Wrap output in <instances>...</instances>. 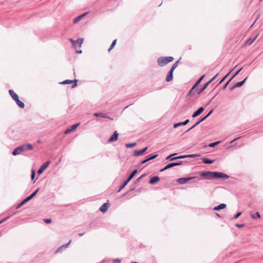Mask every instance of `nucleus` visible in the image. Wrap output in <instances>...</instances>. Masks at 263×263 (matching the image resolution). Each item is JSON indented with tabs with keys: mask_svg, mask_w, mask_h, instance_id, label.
<instances>
[{
	"mask_svg": "<svg viewBox=\"0 0 263 263\" xmlns=\"http://www.w3.org/2000/svg\"><path fill=\"white\" fill-rule=\"evenodd\" d=\"M33 146L29 143L22 145L15 148L12 152L13 156H16L20 154L23 152H26L33 149Z\"/></svg>",
	"mask_w": 263,
	"mask_h": 263,
	"instance_id": "nucleus-1",
	"label": "nucleus"
},
{
	"mask_svg": "<svg viewBox=\"0 0 263 263\" xmlns=\"http://www.w3.org/2000/svg\"><path fill=\"white\" fill-rule=\"evenodd\" d=\"M173 60L174 58L172 57H160L158 58L157 62L159 66L163 67Z\"/></svg>",
	"mask_w": 263,
	"mask_h": 263,
	"instance_id": "nucleus-2",
	"label": "nucleus"
},
{
	"mask_svg": "<svg viewBox=\"0 0 263 263\" xmlns=\"http://www.w3.org/2000/svg\"><path fill=\"white\" fill-rule=\"evenodd\" d=\"M209 174H210L212 175V176L211 178L212 179L216 178V179H228L229 178V176L228 175L224 174L221 172H212V173H209Z\"/></svg>",
	"mask_w": 263,
	"mask_h": 263,
	"instance_id": "nucleus-3",
	"label": "nucleus"
},
{
	"mask_svg": "<svg viewBox=\"0 0 263 263\" xmlns=\"http://www.w3.org/2000/svg\"><path fill=\"white\" fill-rule=\"evenodd\" d=\"M137 170H134L132 173L128 176V178L124 181L122 185H120L118 192H120L124 187L127 185V184L129 182V181L133 179V178L135 176V175L137 173Z\"/></svg>",
	"mask_w": 263,
	"mask_h": 263,
	"instance_id": "nucleus-4",
	"label": "nucleus"
},
{
	"mask_svg": "<svg viewBox=\"0 0 263 263\" xmlns=\"http://www.w3.org/2000/svg\"><path fill=\"white\" fill-rule=\"evenodd\" d=\"M183 162H184L182 161H179L178 162L169 163V164H167L164 167L162 168L160 170V172H163V171H164L167 169H169L170 168H172L173 167L180 165L182 164Z\"/></svg>",
	"mask_w": 263,
	"mask_h": 263,
	"instance_id": "nucleus-5",
	"label": "nucleus"
},
{
	"mask_svg": "<svg viewBox=\"0 0 263 263\" xmlns=\"http://www.w3.org/2000/svg\"><path fill=\"white\" fill-rule=\"evenodd\" d=\"M69 40L72 44V46L74 48H77L78 47H81L83 42V38H79L77 41H74L71 39H70Z\"/></svg>",
	"mask_w": 263,
	"mask_h": 263,
	"instance_id": "nucleus-6",
	"label": "nucleus"
},
{
	"mask_svg": "<svg viewBox=\"0 0 263 263\" xmlns=\"http://www.w3.org/2000/svg\"><path fill=\"white\" fill-rule=\"evenodd\" d=\"M176 153H174V154H171L169 156H168L166 158V160H169L170 161H174V160H177V159H184V158H187V156L186 155H180L179 156H177V157H175V158H171V157L172 156H174L175 155H176Z\"/></svg>",
	"mask_w": 263,
	"mask_h": 263,
	"instance_id": "nucleus-7",
	"label": "nucleus"
},
{
	"mask_svg": "<svg viewBox=\"0 0 263 263\" xmlns=\"http://www.w3.org/2000/svg\"><path fill=\"white\" fill-rule=\"evenodd\" d=\"M77 81L78 80L75 79L74 80H66L60 83L61 84H72L71 88H75L77 86Z\"/></svg>",
	"mask_w": 263,
	"mask_h": 263,
	"instance_id": "nucleus-8",
	"label": "nucleus"
},
{
	"mask_svg": "<svg viewBox=\"0 0 263 263\" xmlns=\"http://www.w3.org/2000/svg\"><path fill=\"white\" fill-rule=\"evenodd\" d=\"M50 163V161H47L44 164H43L37 171V174L39 175H41L43 173V172L48 167Z\"/></svg>",
	"mask_w": 263,
	"mask_h": 263,
	"instance_id": "nucleus-9",
	"label": "nucleus"
},
{
	"mask_svg": "<svg viewBox=\"0 0 263 263\" xmlns=\"http://www.w3.org/2000/svg\"><path fill=\"white\" fill-rule=\"evenodd\" d=\"M79 125V123L72 125V126H70V128H68L65 130V131L64 132V134H68L71 133V132L75 130Z\"/></svg>",
	"mask_w": 263,
	"mask_h": 263,
	"instance_id": "nucleus-10",
	"label": "nucleus"
},
{
	"mask_svg": "<svg viewBox=\"0 0 263 263\" xmlns=\"http://www.w3.org/2000/svg\"><path fill=\"white\" fill-rule=\"evenodd\" d=\"M196 178V177H185V178H180L177 179V182L180 184H184L186 183L187 181L192 180Z\"/></svg>",
	"mask_w": 263,
	"mask_h": 263,
	"instance_id": "nucleus-11",
	"label": "nucleus"
},
{
	"mask_svg": "<svg viewBox=\"0 0 263 263\" xmlns=\"http://www.w3.org/2000/svg\"><path fill=\"white\" fill-rule=\"evenodd\" d=\"M119 134L117 131H115L112 135L108 139V142H111L113 141H115L118 140Z\"/></svg>",
	"mask_w": 263,
	"mask_h": 263,
	"instance_id": "nucleus-12",
	"label": "nucleus"
},
{
	"mask_svg": "<svg viewBox=\"0 0 263 263\" xmlns=\"http://www.w3.org/2000/svg\"><path fill=\"white\" fill-rule=\"evenodd\" d=\"M158 155L156 154V155H149V156H147L146 157V158L143 160H142L141 162V164H144L147 162H148V161H150L151 160H153L156 158H157L158 157Z\"/></svg>",
	"mask_w": 263,
	"mask_h": 263,
	"instance_id": "nucleus-13",
	"label": "nucleus"
},
{
	"mask_svg": "<svg viewBox=\"0 0 263 263\" xmlns=\"http://www.w3.org/2000/svg\"><path fill=\"white\" fill-rule=\"evenodd\" d=\"M204 108L203 107H199L196 111H195L192 117L195 118L199 115H200L203 111H204Z\"/></svg>",
	"mask_w": 263,
	"mask_h": 263,
	"instance_id": "nucleus-14",
	"label": "nucleus"
},
{
	"mask_svg": "<svg viewBox=\"0 0 263 263\" xmlns=\"http://www.w3.org/2000/svg\"><path fill=\"white\" fill-rule=\"evenodd\" d=\"M87 14H88V12H86L84 13H83L81 15H79L78 16L76 17L73 21V23L74 24H76L78 23L83 17L86 16Z\"/></svg>",
	"mask_w": 263,
	"mask_h": 263,
	"instance_id": "nucleus-15",
	"label": "nucleus"
},
{
	"mask_svg": "<svg viewBox=\"0 0 263 263\" xmlns=\"http://www.w3.org/2000/svg\"><path fill=\"white\" fill-rule=\"evenodd\" d=\"M93 115L95 117H101L103 118L111 119L109 117H108L105 114L103 113V112H95L93 114Z\"/></svg>",
	"mask_w": 263,
	"mask_h": 263,
	"instance_id": "nucleus-16",
	"label": "nucleus"
},
{
	"mask_svg": "<svg viewBox=\"0 0 263 263\" xmlns=\"http://www.w3.org/2000/svg\"><path fill=\"white\" fill-rule=\"evenodd\" d=\"M71 241L70 240L68 243L63 245L61 246H60V247H59L55 251V253L57 254V253L60 252L63 249L67 248L69 246L70 243H71Z\"/></svg>",
	"mask_w": 263,
	"mask_h": 263,
	"instance_id": "nucleus-17",
	"label": "nucleus"
},
{
	"mask_svg": "<svg viewBox=\"0 0 263 263\" xmlns=\"http://www.w3.org/2000/svg\"><path fill=\"white\" fill-rule=\"evenodd\" d=\"M209 173H212L211 171H205L203 172L200 174V176L202 177H204L206 179H212V178L211 177L212 176V175L210 174H209Z\"/></svg>",
	"mask_w": 263,
	"mask_h": 263,
	"instance_id": "nucleus-18",
	"label": "nucleus"
},
{
	"mask_svg": "<svg viewBox=\"0 0 263 263\" xmlns=\"http://www.w3.org/2000/svg\"><path fill=\"white\" fill-rule=\"evenodd\" d=\"M173 78V71L170 70L168 72L167 74L166 77V81L167 82H171Z\"/></svg>",
	"mask_w": 263,
	"mask_h": 263,
	"instance_id": "nucleus-19",
	"label": "nucleus"
},
{
	"mask_svg": "<svg viewBox=\"0 0 263 263\" xmlns=\"http://www.w3.org/2000/svg\"><path fill=\"white\" fill-rule=\"evenodd\" d=\"M189 122H190L189 119H186V120H185L183 122H179V123H177L174 124L173 126H174V128H177V127H178L179 126L185 125L187 124H188L189 123Z\"/></svg>",
	"mask_w": 263,
	"mask_h": 263,
	"instance_id": "nucleus-20",
	"label": "nucleus"
},
{
	"mask_svg": "<svg viewBox=\"0 0 263 263\" xmlns=\"http://www.w3.org/2000/svg\"><path fill=\"white\" fill-rule=\"evenodd\" d=\"M160 178L159 177L155 176L150 179V180H149V183L151 184H154L155 183L158 182Z\"/></svg>",
	"mask_w": 263,
	"mask_h": 263,
	"instance_id": "nucleus-21",
	"label": "nucleus"
},
{
	"mask_svg": "<svg viewBox=\"0 0 263 263\" xmlns=\"http://www.w3.org/2000/svg\"><path fill=\"white\" fill-rule=\"evenodd\" d=\"M210 84V81H208V82H206V83H205L203 87L199 89H197V94L198 95H199L202 92H203L205 89L206 88L208 87V86Z\"/></svg>",
	"mask_w": 263,
	"mask_h": 263,
	"instance_id": "nucleus-22",
	"label": "nucleus"
},
{
	"mask_svg": "<svg viewBox=\"0 0 263 263\" xmlns=\"http://www.w3.org/2000/svg\"><path fill=\"white\" fill-rule=\"evenodd\" d=\"M108 208V205L107 203H104L100 208L99 210L103 213H105Z\"/></svg>",
	"mask_w": 263,
	"mask_h": 263,
	"instance_id": "nucleus-23",
	"label": "nucleus"
},
{
	"mask_svg": "<svg viewBox=\"0 0 263 263\" xmlns=\"http://www.w3.org/2000/svg\"><path fill=\"white\" fill-rule=\"evenodd\" d=\"M226 206H227V205L226 204H224V203H221V204H219L218 205L215 206L213 208V210H214V211H219V210H220L221 209H225L226 208Z\"/></svg>",
	"mask_w": 263,
	"mask_h": 263,
	"instance_id": "nucleus-24",
	"label": "nucleus"
},
{
	"mask_svg": "<svg viewBox=\"0 0 263 263\" xmlns=\"http://www.w3.org/2000/svg\"><path fill=\"white\" fill-rule=\"evenodd\" d=\"M15 101L16 104L18 105V107H20L21 108H24L25 107L24 103L19 100L18 97L14 100Z\"/></svg>",
	"mask_w": 263,
	"mask_h": 263,
	"instance_id": "nucleus-25",
	"label": "nucleus"
},
{
	"mask_svg": "<svg viewBox=\"0 0 263 263\" xmlns=\"http://www.w3.org/2000/svg\"><path fill=\"white\" fill-rule=\"evenodd\" d=\"M204 121V118H201L199 121H198L197 122H196V123L193 125L191 127H190V128H189L187 130L185 131V133H187L188 132H189L190 130L193 129L194 128H195L196 126H197L199 123H200L201 122L203 121Z\"/></svg>",
	"mask_w": 263,
	"mask_h": 263,
	"instance_id": "nucleus-26",
	"label": "nucleus"
},
{
	"mask_svg": "<svg viewBox=\"0 0 263 263\" xmlns=\"http://www.w3.org/2000/svg\"><path fill=\"white\" fill-rule=\"evenodd\" d=\"M204 77V74L201 76L200 78L198 79V80L195 83V84L192 87V89H194L199 84V83L201 82V81L203 80Z\"/></svg>",
	"mask_w": 263,
	"mask_h": 263,
	"instance_id": "nucleus-27",
	"label": "nucleus"
},
{
	"mask_svg": "<svg viewBox=\"0 0 263 263\" xmlns=\"http://www.w3.org/2000/svg\"><path fill=\"white\" fill-rule=\"evenodd\" d=\"M247 79V77H246L243 81L236 83L234 85V87L237 88V87H240L242 86L243 85V84L245 83V82H246Z\"/></svg>",
	"mask_w": 263,
	"mask_h": 263,
	"instance_id": "nucleus-28",
	"label": "nucleus"
},
{
	"mask_svg": "<svg viewBox=\"0 0 263 263\" xmlns=\"http://www.w3.org/2000/svg\"><path fill=\"white\" fill-rule=\"evenodd\" d=\"M9 93L13 100H14L18 97V95L16 93H15V92L13 90L10 89L9 90Z\"/></svg>",
	"mask_w": 263,
	"mask_h": 263,
	"instance_id": "nucleus-29",
	"label": "nucleus"
},
{
	"mask_svg": "<svg viewBox=\"0 0 263 263\" xmlns=\"http://www.w3.org/2000/svg\"><path fill=\"white\" fill-rule=\"evenodd\" d=\"M202 160L204 164H212L214 162V160H210L207 158H202Z\"/></svg>",
	"mask_w": 263,
	"mask_h": 263,
	"instance_id": "nucleus-30",
	"label": "nucleus"
},
{
	"mask_svg": "<svg viewBox=\"0 0 263 263\" xmlns=\"http://www.w3.org/2000/svg\"><path fill=\"white\" fill-rule=\"evenodd\" d=\"M142 151L141 150H135L134 152L133 156H139L142 155L143 153L142 152Z\"/></svg>",
	"mask_w": 263,
	"mask_h": 263,
	"instance_id": "nucleus-31",
	"label": "nucleus"
},
{
	"mask_svg": "<svg viewBox=\"0 0 263 263\" xmlns=\"http://www.w3.org/2000/svg\"><path fill=\"white\" fill-rule=\"evenodd\" d=\"M251 217L253 219L259 218L260 217V215L259 212H256L255 214H251Z\"/></svg>",
	"mask_w": 263,
	"mask_h": 263,
	"instance_id": "nucleus-32",
	"label": "nucleus"
},
{
	"mask_svg": "<svg viewBox=\"0 0 263 263\" xmlns=\"http://www.w3.org/2000/svg\"><path fill=\"white\" fill-rule=\"evenodd\" d=\"M179 62V60L176 61L172 66L170 70L174 71V70L177 68L178 66V63Z\"/></svg>",
	"mask_w": 263,
	"mask_h": 263,
	"instance_id": "nucleus-33",
	"label": "nucleus"
},
{
	"mask_svg": "<svg viewBox=\"0 0 263 263\" xmlns=\"http://www.w3.org/2000/svg\"><path fill=\"white\" fill-rule=\"evenodd\" d=\"M116 42H117L116 39L113 41V42H112L111 45L110 46V47L108 50V52H110L111 51V50L114 48V47H115V46L116 44Z\"/></svg>",
	"mask_w": 263,
	"mask_h": 263,
	"instance_id": "nucleus-34",
	"label": "nucleus"
},
{
	"mask_svg": "<svg viewBox=\"0 0 263 263\" xmlns=\"http://www.w3.org/2000/svg\"><path fill=\"white\" fill-rule=\"evenodd\" d=\"M136 144H137L136 143H126V144H125V146L127 148H131V147H134L135 146H136Z\"/></svg>",
	"mask_w": 263,
	"mask_h": 263,
	"instance_id": "nucleus-35",
	"label": "nucleus"
},
{
	"mask_svg": "<svg viewBox=\"0 0 263 263\" xmlns=\"http://www.w3.org/2000/svg\"><path fill=\"white\" fill-rule=\"evenodd\" d=\"M220 143V141H216L215 142L211 143L210 144H209V146L211 147H214L215 146L217 145Z\"/></svg>",
	"mask_w": 263,
	"mask_h": 263,
	"instance_id": "nucleus-36",
	"label": "nucleus"
},
{
	"mask_svg": "<svg viewBox=\"0 0 263 263\" xmlns=\"http://www.w3.org/2000/svg\"><path fill=\"white\" fill-rule=\"evenodd\" d=\"M257 37V35H256L253 39H250L248 40L246 42V44H248L249 45H251L255 41V40L256 39Z\"/></svg>",
	"mask_w": 263,
	"mask_h": 263,
	"instance_id": "nucleus-37",
	"label": "nucleus"
},
{
	"mask_svg": "<svg viewBox=\"0 0 263 263\" xmlns=\"http://www.w3.org/2000/svg\"><path fill=\"white\" fill-rule=\"evenodd\" d=\"M242 67H241L239 69H238L237 71H236L235 73L232 76V78H231V80H232L234 77H235L239 72L242 69Z\"/></svg>",
	"mask_w": 263,
	"mask_h": 263,
	"instance_id": "nucleus-38",
	"label": "nucleus"
},
{
	"mask_svg": "<svg viewBox=\"0 0 263 263\" xmlns=\"http://www.w3.org/2000/svg\"><path fill=\"white\" fill-rule=\"evenodd\" d=\"M187 158H195L200 156L199 154H190L186 155Z\"/></svg>",
	"mask_w": 263,
	"mask_h": 263,
	"instance_id": "nucleus-39",
	"label": "nucleus"
},
{
	"mask_svg": "<svg viewBox=\"0 0 263 263\" xmlns=\"http://www.w3.org/2000/svg\"><path fill=\"white\" fill-rule=\"evenodd\" d=\"M231 72V71L230 72H229L228 73H227L219 82L218 84H220L221 83H222L224 80L225 79L227 78V77L229 76V74L230 73V72Z\"/></svg>",
	"mask_w": 263,
	"mask_h": 263,
	"instance_id": "nucleus-40",
	"label": "nucleus"
},
{
	"mask_svg": "<svg viewBox=\"0 0 263 263\" xmlns=\"http://www.w3.org/2000/svg\"><path fill=\"white\" fill-rule=\"evenodd\" d=\"M213 111V109H211L205 116L203 117L202 118H204V120H205L208 117H209L212 114Z\"/></svg>",
	"mask_w": 263,
	"mask_h": 263,
	"instance_id": "nucleus-41",
	"label": "nucleus"
},
{
	"mask_svg": "<svg viewBox=\"0 0 263 263\" xmlns=\"http://www.w3.org/2000/svg\"><path fill=\"white\" fill-rule=\"evenodd\" d=\"M35 172L33 170H32L31 171V180H33L35 177Z\"/></svg>",
	"mask_w": 263,
	"mask_h": 263,
	"instance_id": "nucleus-42",
	"label": "nucleus"
},
{
	"mask_svg": "<svg viewBox=\"0 0 263 263\" xmlns=\"http://www.w3.org/2000/svg\"><path fill=\"white\" fill-rule=\"evenodd\" d=\"M26 203V202H24V200H23L19 204L16 206V209H18L22 206H23L24 204Z\"/></svg>",
	"mask_w": 263,
	"mask_h": 263,
	"instance_id": "nucleus-43",
	"label": "nucleus"
},
{
	"mask_svg": "<svg viewBox=\"0 0 263 263\" xmlns=\"http://www.w3.org/2000/svg\"><path fill=\"white\" fill-rule=\"evenodd\" d=\"M39 190V189H36L35 191H34V192H33V193L30 195V196H31L32 198H33V197H34L36 195V194H37V193L38 192Z\"/></svg>",
	"mask_w": 263,
	"mask_h": 263,
	"instance_id": "nucleus-44",
	"label": "nucleus"
},
{
	"mask_svg": "<svg viewBox=\"0 0 263 263\" xmlns=\"http://www.w3.org/2000/svg\"><path fill=\"white\" fill-rule=\"evenodd\" d=\"M32 198H33L30 195V196H28L27 197H26L25 199H24V202H26V203L27 202L29 201Z\"/></svg>",
	"mask_w": 263,
	"mask_h": 263,
	"instance_id": "nucleus-45",
	"label": "nucleus"
},
{
	"mask_svg": "<svg viewBox=\"0 0 263 263\" xmlns=\"http://www.w3.org/2000/svg\"><path fill=\"white\" fill-rule=\"evenodd\" d=\"M121 260L120 259H113V263H121Z\"/></svg>",
	"mask_w": 263,
	"mask_h": 263,
	"instance_id": "nucleus-46",
	"label": "nucleus"
},
{
	"mask_svg": "<svg viewBox=\"0 0 263 263\" xmlns=\"http://www.w3.org/2000/svg\"><path fill=\"white\" fill-rule=\"evenodd\" d=\"M44 221L46 223H50L52 221L51 219H45L44 220Z\"/></svg>",
	"mask_w": 263,
	"mask_h": 263,
	"instance_id": "nucleus-47",
	"label": "nucleus"
},
{
	"mask_svg": "<svg viewBox=\"0 0 263 263\" xmlns=\"http://www.w3.org/2000/svg\"><path fill=\"white\" fill-rule=\"evenodd\" d=\"M235 226L238 228H242L244 227V224H238V223H236L235 224Z\"/></svg>",
	"mask_w": 263,
	"mask_h": 263,
	"instance_id": "nucleus-48",
	"label": "nucleus"
},
{
	"mask_svg": "<svg viewBox=\"0 0 263 263\" xmlns=\"http://www.w3.org/2000/svg\"><path fill=\"white\" fill-rule=\"evenodd\" d=\"M241 214V212H238L237 213L234 217V219H237L238 218L239 216H240Z\"/></svg>",
	"mask_w": 263,
	"mask_h": 263,
	"instance_id": "nucleus-49",
	"label": "nucleus"
},
{
	"mask_svg": "<svg viewBox=\"0 0 263 263\" xmlns=\"http://www.w3.org/2000/svg\"><path fill=\"white\" fill-rule=\"evenodd\" d=\"M231 79L226 83V84L223 86V89H224L227 87L228 85L230 83V82L231 81Z\"/></svg>",
	"mask_w": 263,
	"mask_h": 263,
	"instance_id": "nucleus-50",
	"label": "nucleus"
},
{
	"mask_svg": "<svg viewBox=\"0 0 263 263\" xmlns=\"http://www.w3.org/2000/svg\"><path fill=\"white\" fill-rule=\"evenodd\" d=\"M219 73H217L213 78H212L209 81H210V83L217 78V77L218 76Z\"/></svg>",
	"mask_w": 263,
	"mask_h": 263,
	"instance_id": "nucleus-51",
	"label": "nucleus"
},
{
	"mask_svg": "<svg viewBox=\"0 0 263 263\" xmlns=\"http://www.w3.org/2000/svg\"><path fill=\"white\" fill-rule=\"evenodd\" d=\"M10 217V216H9L8 217L5 218L4 219H3L1 221H0V223H3V222L6 221V220L8 219Z\"/></svg>",
	"mask_w": 263,
	"mask_h": 263,
	"instance_id": "nucleus-52",
	"label": "nucleus"
},
{
	"mask_svg": "<svg viewBox=\"0 0 263 263\" xmlns=\"http://www.w3.org/2000/svg\"><path fill=\"white\" fill-rule=\"evenodd\" d=\"M147 148H148L147 147H145L143 149H141V151H142V152L143 153H144V152H145L147 151Z\"/></svg>",
	"mask_w": 263,
	"mask_h": 263,
	"instance_id": "nucleus-53",
	"label": "nucleus"
},
{
	"mask_svg": "<svg viewBox=\"0 0 263 263\" xmlns=\"http://www.w3.org/2000/svg\"><path fill=\"white\" fill-rule=\"evenodd\" d=\"M240 138V137H237V138H236L235 139H234V140H232L230 143H233L235 141L239 139V138Z\"/></svg>",
	"mask_w": 263,
	"mask_h": 263,
	"instance_id": "nucleus-54",
	"label": "nucleus"
},
{
	"mask_svg": "<svg viewBox=\"0 0 263 263\" xmlns=\"http://www.w3.org/2000/svg\"><path fill=\"white\" fill-rule=\"evenodd\" d=\"M259 15H258V16L257 17V18H256V20L254 22V23H253V24L251 25V27H252V26H253L254 24L255 23V22H256L257 20L259 18Z\"/></svg>",
	"mask_w": 263,
	"mask_h": 263,
	"instance_id": "nucleus-55",
	"label": "nucleus"
},
{
	"mask_svg": "<svg viewBox=\"0 0 263 263\" xmlns=\"http://www.w3.org/2000/svg\"><path fill=\"white\" fill-rule=\"evenodd\" d=\"M141 179H142V177H140L138 179H137L136 181L139 182Z\"/></svg>",
	"mask_w": 263,
	"mask_h": 263,
	"instance_id": "nucleus-56",
	"label": "nucleus"
},
{
	"mask_svg": "<svg viewBox=\"0 0 263 263\" xmlns=\"http://www.w3.org/2000/svg\"><path fill=\"white\" fill-rule=\"evenodd\" d=\"M193 90L194 89H192V88H191V90H190V91L189 92L187 95H190L191 93V92L193 91Z\"/></svg>",
	"mask_w": 263,
	"mask_h": 263,
	"instance_id": "nucleus-57",
	"label": "nucleus"
},
{
	"mask_svg": "<svg viewBox=\"0 0 263 263\" xmlns=\"http://www.w3.org/2000/svg\"><path fill=\"white\" fill-rule=\"evenodd\" d=\"M76 53H82V50H77V51H76Z\"/></svg>",
	"mask_w": 263,
	"mask_h": 263,
	"instance_id": "nucleus-58",
	"label": "nucleus"
},
{
	"mask_svg": "<svg viewBox=\"0 0 263 263\" xmlns=\"http://www.w3.org/2000/svg\"><path fill=\"white\" fill-rule=\"evenodd\" d=\"M84 234V233H79V234H78V235H79V236H82Z\"/></svg>",
	"mask_w": 263,
	"mask_h": 263,
	"instance_id": "nucleus-59",
	"label": "nucleus"
},
{
	"mask_svg": "<svg viewBox=\"0 0 263 263\" xmlns=\"http://www.w3.org/2000/svg\"><path fill=\"white\" fill-rule=\"evenodd\" d=\"M236 88V87H234V85H233L232 87H231L230 88V90H233V89H234V88Z\"/></svg>",
	"mask_w": 263,
	"mask_h": 263,
	"instance_id": "nucleus-60",
	"label": "nucleus"
},
{
	"mask_svg": "<svg viewBox=\"0 0 263 263\" xmlns=\"http://www.w3.org/2000/svg\"><path fill=\"white\" fill-rule=\"evenodd\" d=\"M145 176V174H143V175H142V176H141L140 177H142V178H143V177H144Z\"/></svg>",
	"mask_w": 263,
	"mask_h": 263,
	"instance_id": "nucleus-61",
	"label": "nucleus"
},
{
	"mask_svg": "<svg viewBox=\"0 0 263 263\" xmlns=\"http://www.w3.org/2000/svg\"><path fill=\"white\" fill-rule=\"evenodd\" d=\"M216 215H217V216L220 217V215H219V214H218V213H216Z\"/></svg>",
	"mask_w": 263,
	"mask_h": 263,
	"instance_id": "nucleus-62",
	"label": "nucleus"
},
{
	"mask_svg": "<svg viewBox=\"0 0 263 263\" xmlns=\"http://www.w3.org/2000/svg\"><path fill=\"white\" fill-rule=\"evenodd\" d=\"M134 190H135V189H134V188H133V189H132L129 191H134Z\"/></svg>",
	"mask_w": 263,
	"mask_h": 263,
	"instance_id": "nucleus-63",
	"label": "nucleus"
},
{
	"mask_svg": "<svg viewBox=\"0 0 263 263\" xmlns=\"http://www.w3.org/2000/svg\"><path fill=\"white\" fill-rule=\"evenodd\" d=\"M132 263H139V262H138L137 261H133V262H132Z\"/></svg>",
	"mask_w": 263,
	"mask_h": 263,
	"instance_id": "nucleus-64",
	"label": "nucleus"
}]
</instances>
